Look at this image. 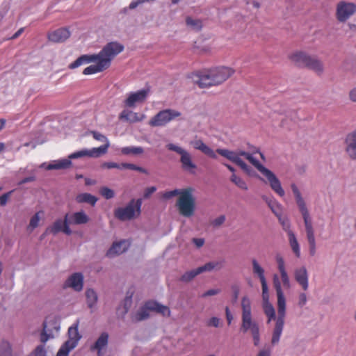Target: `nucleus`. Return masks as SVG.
<instances>
[{
    "mask_svg": "<svg viewBox=\"0 0 356 356\" xmlns=\"http://www.w3.org/2000/svg\"><path fill=\"white\" fill-rule=\"evenodd\" d=\"M216 152L238 165L248 175L258 177L262 181L268 183L279 196L283 197L285 195L281 182L275 174L260 163L252 154L244 150L232 151L223 148H218Z\"/></svg>",
    "mask_w": 356,
    "mask_h": 356,
    "instance_id": "1",
    "label": "nucleus"
},
{
    "mask_svg": "<svg viewBox=\"0 0 356 356\" xmlns=\"http://www.w3.org/2000/svg\"><path fill=\"white\" fill-rule=\"evenodd\" d=\"M124 49V45L120 42H110L107 43L100 51L99 58L93 62L95 64L86 67L83 74L90 75L106 70L111 66L113 59L123 51Z\"/></svg>",
    "mask_w": 356,
    "mask_h": 356,
    "instance_id": "2",
    "label": "nucleus"
},
{
    "mask_svg": "<svg viewBox=\"0 0 356 356\" xmlns=\"http://www.w3.org/2000/svg\"><path fill=\"white\" fill-rule=\"evenodd\" d=\"M273 285L277 298V318L272 332L271 344L272 346H275L279 343L284 330L286 315V299L282 289L281 282L277 275L273 276Z\"/></svg>",
    "mask_w": 356,
    "mask_h": 356,
    "instance_id": "3",
    "label": "nucleus"
},
{
    "mask_svg": "<svg viewBox=\"0 0 356 356\" xmlns=\"http://www.w3.org/2000/svg\"><path fill=\"white\" fill-rule=\"evenodd\" d=\"M108 148V145H101L99 147L92 149H82L70 154L67 158L52 161L47 165V170H65L72 165V159L82 157L97 158L105 154Z\"/></svg>",
    "mask_w": 356,
    "mask_h": 356,
    "instance_id": "4",
    "label": "nucleus"
},
{
    "mask_svg": "<svg viewBox=\"0 0 356 356\" xmlns=\"http://www.w3.org/2000/svg\"><path fill=\"white\" fill-rule=\"evenodd\" d=\"M234 70L227 67H218L209 71L200 72L196 75L195 82L200 88H207L211 86L218 85L227 80Z\"/></svg>",
    "mask_w": 356,
    "mask_h": 356,
    "instance_id": "5",
    "label": "nucleus"
},
{
    "mask_svg": "<svg viewBox=\"0 0 356 356\" xmlns=\"http://www.w3.org/2000/svg\"><path fill=\"white\" fill-rule=\"evenodd\" d=\"M241 331L243 333L250 332L252 333L259 330L258 323L253 320L252 316L251 302L247 296L243 297L241 300Z\"/></svg>",
    "mask_w": 356,
    "mask_h": 356,
    "instance_id": "6",
    "label": "nucleus"
},
{
    "mask_svg": "<svg viewBox=\"0 0 356 356\" xmlns=\"http://www.w3.org/2000/svg\"><path fill=\"white\" fill-rule=\"evenodd\" d=\"M149 312H154L162 314L164 316H170V311L169 308L154 300L147 301L144 306L140 308L135 314L134 318L136 321H141L147 319L149 316Z\"/></svg>",
    "mask_w": 356,
    "mask_h": 356,
    "instance_id": "7",
    "label": "nucleus"
},
{
    "mask_svg": "<svg viewBox=\"0 0 356 356\" xmlns=\"http://www.w3.org/2000/svg\"><path fill=\"white\" fill-rule=\"evenodd\" d=\"M192 191L190 188L184 189L177 202L179 213L186 218L192 216L195 212V200Z\"/></svg>",
    "mask_w": 356,
    "mask_h": 356,
    "instance_id": "8",
    "label": "nucleus"
},
{
    "mask_svg": "<svg viewBox=\"0 0 356 356\" xmlns=\"http://www.w3.org/2000/svg\"><path fill=\"white\" fill-rule=\"evenodd\" d=\"M291 58L298 66L307 67L318 74H321L323 70V66L321 60L316 57L307 55L306 53L296 52L291 56Z\"/></svg>",
    "mask_w": 356,
    "mask_h": 356,
    "instance_id": "9",
    "label": "nucleus"
},
{
    "mask_svg": "<svg viewBox=\"0 0 356 356\" xmlns=\"http://www.w3.org/2000/svg\"><path fill=\"white\" fill-rule=\"evenodd\" d=\"M142 206V199H132L124 207H118L114 211V215L120 220L124 221L134 218L136 213L139 215Z\"/></svg>",
    "mask_w": 356,
    "mask_h": 356,
    "instance_id": "10",
    "label": "nucleus"
},
{
    "mask_svg": "<svg viewBox=\"0 0 356 356\" xmlns=\"http://www.w3.org/2000/svg\"><path fill=\"white\" fill-rule=\"evenodd\" d=\"M68 337L69 339L60 346L56 356H69L70 352L78 345L81 338L78 330V323L69 327Z\"/></svg>",
    "mask_w": 356,
    "mask_h": 356,
    "instance_id": "11",
    "label": "nucleus"
},
{
    "mask_svg": "<svg viewBox=\"0 0 356 356\" xmlns=\"http://www.w3.org/2000/svg\"><path fill=\"white\" fill-rule=\"evenodd\" d=\"M166 148L180 155V163L184 170L192 172L196 168L192 156L187 150L173 143L167 144Z\"/></svg>",
    "mask_w": 356,
    "mask_h": 356,
    "instance_id": "12",
    "label": "nucleus"
},
{
    "mask_svg": "<svg viewBox=\"0 0 356 356\" xmlns=\"http://www.w3.org/2000/svg\"><path fill=\"white\" fill-rule=\"evenodd\" d=\"M181 113L173 109H165L159 111L149 122L152 127H164L175 118L179 117Z\"/></svg>",
    "mask_w": 356,
    "mask_h": 356,
    "instance_id": "13",
    "label": "nucleus"
},
{
    "mask_svg": "<svg viewBox=\"0 0 356 356\" xmlns=\"http://www.w3.org/2000/svg\"><path fill=\"white\" fill-rule=\"evenodd\" d=\"M291 188L294 195V198L298 210L303 218L305 225L312 224L306 202L303 198L301 192L300 191L298 186L295 184H292L291 185Z\"/></svg>",
    "mask_w": 356,
    "mask_h": 356,
    "instance_id": "14",
    "label": "nucleus"
},
{
    "mask_svg": "<svg viewBox=\"0 0 356 356\" xmlns=\"http://www.w3.org/2000/svg\"><path fill=\"white\" fill-rule=\"evenodd\" d=\"M356 11V5L345 1H339L336 6V18L339 22H346Z\"/></svg>",
    "mask_w": 356,
    "mask_h": 356,
    "instance_id": "15",
    "label": "nucleus"
},
{
    "mask_svg": "<svg viewBox=\"0 0 356 356\" xmlns=\"http://www.w3.org/2000/svg\"><path fill=\"white\" fill-rule=\"evenodd\" d=\"M60 232H63L67 236L71 235L72 233L68 222V213L65 215L63 220L61 218L56 219L51 226L46 229V233H51L54 235L57 234Z\"/></svg>",
    "mask_w": 356,
    "mask_h": 356,
    "instance_id": "16",
    "label": "nucleus"
},
{
    "mask_svg": "<svg viewBox=\"0 0 356 356\" xmlns=\"http://www.w3.org/2000/svg\"><path fill=\"white\" fill-rule=\"evenodd\" d=\"M84 277L81 273H74L68 277L63 284V288H71L76 292H80L83 288Z\"/></svg>",
    "mask_w": 356,
    "mask_h": 356,
    "instance_id": "17",
    "label": "nucleus"
},
{
    "mask_svg": "<svg viewBox=\"0 0 356 356\" xmlns=\"http://www.w3.org/2000/svg\"><path fill=\"white\" fill-rule=\"evenodd\" d=\"M53 337L52 334H48L47 331V324L43 323V330L40 334V341L42 344L36 346L35 350L31 353L30 356H47V350L45 348V343Z\"/></svg>",
    "mask_w": 356,
    "mask_h": 356,
    "instance_id": "18",
    "label": "nucleus"
},
{
    "mask_svg": "<svg viewBox=\"0 0 356 356\" xmlns=\"http://www.w3.org/2000/svg\"><path fill=\"white\" fill-rule=\"evenodd\" d=\"M148 92L149 90L147 89H141L136 92H131L125 99L124 104L128 107H134L136 104L141 103L145 100Z\"/></svg>",
    "mask_w": 356,
    "mask_h": 356,
    "instance_id": "19",
    "label": "nucleus"
},
{
    "mask_svg": "<svg viewBox=\"0 0 356 356\" xmlns=\"http://www.w3.org/2000/svg\"><path fill=\"white\" fill-rule=\"evenodd\" d=\"M252 272L260 280L262 289V293H268V288L265 277V271L263 267L259 264L256 259H252Z\"/></svg>",
    "mask_w": 356,
    "mask_h": 356,
    "instance_id": "20",
    "label": "nucleus"
},
{
    "mask_svg": "<svg viewBox=\"0 0 356 356\" xmlns=\"http://www.w3.org/2000/svg\"><path fill=\"white\" fill-rule=\"evenodd\" d=\"M90 220L89 216L83 210L68 213L69 225H80L87 224Z\"/></svg>",
    "mask_w": 356,
    "mask_h": 356,
    "instance_id": "21",
    "label": "nucleus"
},
{
    "mask_svg": "<svg viewBox=\"0 0 356 356\" xmlns=\"http://www.w3.org/2000/svg\"><path fill=\"white\" fill-rule=\"evenodd\" d=\"M100 56V51L97 54H83L79 56L76 60H75L73 63H70L69 65L70 69H75L79 67V66L85 64L91 63L92 62H95Z\"/></svg>",
    "mask_w": 356,
    "mask_h": 356,
    "instance_id": "22",
    "label": "nucleus"
},
{
    "mask_svg": "<svg viewBox=\"0 0 356 356\" xmlns=\"http://www.w3.org/2000/svg\"><path fill=\"white\" fill-rule=\"evenodd\" d=\"M128 248L129 243L125 240L115 242L113 243L111 247L107 250L106 256L109 258L114 257L127 251Z\"/></svg>",
    "mask_w": 356,
    "mask_h": 356,
    "instance_id": "23",
    "label": "nucleus"
},
{
    "mask_svg": "<svg viewBox=\"0 0 356 356\" xmlns=\"http://www.w3.org/2000/svg\"><path fill=\"white\" fill-rule=\"evenodd\" d=\"M294 277L296 281L302 286L303 290L306 291L308 289V273L305 266H302L295 270Z\"/></svg>",
    "mask_w": 356,
    "mask_h": 356,
    "instance_id": "24",
    "label": "nucleus"
},
{
    "mask_svg": "<svg viewBox=\"0 0 356 356\" xmlns=\"http://www.w3.org/2000/svg\"><path fill=\"white\" fill-rule=\"evenodd\" d=\"M70 36L69 30L66 28H60L48 34V38L54 42H63Z\"/></svg>",
    "mask_w": 356,
    "mask_h": 356,
    "instance_id": "25",
    "label": "nucleus"
},
{
    "mask_svg": "<svg viewBox=\"0 0 356 356\" xmlns=\"http://www.w3.org/2000/svg\"><path fill=\"white\" fill-rule=\"evenodd\" d=\"M346 151L353 159H356V131L348 134L346 138Z\"/></svg>",
    "mask_w": 356,
    "mask_h": 356,
    "instance_id": "26",
    "label": "nucleus"
},
{
    "mask_svg": "<svg viewBox=\"0 0 356 356\" xmlns=\"http://www.w3.org/2000/svg\"><path fill=\"white\" fill-rule=\"evenodd\" d=\"M191 145L195 149L201 151L202 152L209 156V157L213 159H217V155L216 152L211 147L204 144V143L202 140L199 139L193 140L191 142Z\"/></svg>",
    "mask_w": 356,
    "mask_h": 356,
    "instance_id": "27",
    "label": "nucleus"
},
{
    "mask_svg": "<svg viewBox=\"0 0 356 356\" xmlns=\"http://www.w3.org/2000/svg\"><path fill=\"white\" fill-rule=\"evenodd\" d=\"M108 334L106 332H102L98 337L94 345L91 346V350H97L98 355H100L102 350L108 345Z\"/></svg>",
    "mask_w": 356,
    "mask_h": 356,
    "instance_id": "28",
    "label": "nucleus"
},
{
    "mask_svg": "<svg viewBox=\"0 0 356 356\" xmlns=\"http://www.w3.org/2000/svg\"><path fill=\"white\" fill-rule=\"evenodd\" d=\"M223 260L213 261L206 263L204 265L198 267V270L200 273L204 272H210L213 270H219L223 267Z\"/></svg>",
    "mask_w": 356,
    "mask_h": 356,
    "instance_id": "29",
    "label": "nucleus"
},
{
    "mask_svg": "<svg viewBox=\"0 0 356 356\" xmlns=\"http://www.w3.org/2000/svg\"><path fill=\"white\" fill-rule=\"evenodd\" d=\"M75 200L79 204L88 203L91 206H95L97 202V198L90 193H82L76 196Z\"/></svg>",
    "mask_w": 356,
    "mask_h": 356,
    "instance_id": "30",
    "label": "nucleus"
},
{
    "mask_svg": "<svg viewBox=\"0 0 356 356\" xmlns=\"http://www.w3.org/2000/svg\"><path fill=\"white\" fill-rule=\"evenodd\" d=\"M288 237L289 243L293 252L296 257L299 258L300 257V247L295 234L290 233V235H289Z\"/></svg>",
    "mask_w": 356,
    "mask_h": 356,
    "instance_id": "31",
    "label": "nucleus"
},
{
    "mask_svg": "<svg viewBox=\"0 0 356 356\" xmlns=\"http://www.w3.org/2000/svg\"><path fill=\"white\" fill-rule=\"evenodd\" d=\"M263 309L264 314L268 318V323H269L272 320L276 321L277 316L276 317L275 308L270 302L263 303Z\"/></svg>",
    "mask_w": 356,
    "mask_h": 356,
    "instance_id": "32",
    "label": "nucleus"
},
{
    "mask_svg": "<svg viewBox=\"0 0 356 356\" xmlns=\"http://www.w3.org/2000/svg\"><path fill=\"white\" fill-rule=\"evenodd\" d=\"M86 297L88 307L90 309L93 308L98 299L97 293L92 289H88L86 291Z\"/></svg>",
    "mask_w": 356,
    "mask_h": 356,
    "instance_id": "33",
    "label": "nucleus"
},
{
    "mask_svg": "<svg viewBox=\"0 0 356 356\" xmlns=\"http://www.w3.org/2000/svg\"><path fill=\"white\" fill-rule=\"evenodd\" d=\"M186 24L187 26L195 31H200L202 28V22L200 19H193L191 17H187Z\"/></svg>",
    "mask_w": 356,
    "mask_h": 356,
    "instance_id": "34",
    "label": "nucleus"
},
{
    "mask_svg": "<svg viewBox=\"0 0 356 356\" xmlns=\"http://www.w3.org/2000/svg\"><path fill=\"white\" fill-rule=\"evenodd\" d=\"M266 200L268 207L271 209L272 212L277 216L282 215L281 213V205L275 200L268 199L266 197H263Z\"/></svg>",
    "mask_w": 356,
    "mask_h": 356,
    "instance_id": "35",
    "label": "nucleus"
},
{
    "mask_svg": "<svg viewBox=\"0 0 356 356\" xmlns=\"http://www.w3.org/2000/svg\"><path fill=\"white\" fill-rule=\"evenodd\" d=\"M143 152L144 150L142 147L128 146L121 149V153L124 155H137L143 153Z\"/></svg>",
    "mask_w": 356,
    "mask_h": 356,
    "instance_id": "36",
    "label": "nucleus"
},
{
    "mask_svg": "<svg viewBox=\"0 0 356 356\" xmlns=\"http://www.w3.org/2000/svg\"><path fill=\"white\" fill-rule=\"evenodd\" d=\"M230 181L239 188L244 191H248V187L246 182L241 177L237 176L236 174H232L230 177Z\"/></svg>",
    "mask_w": 356,
    "mask_h": 356,
    "instance_id": "37",
    "label": "nucleus"
},
{
    "mask_svg": "<svg viewBox=\"0 0 356 356\" xmlns=\"http://www.w3.org/2000/svg\"><path fill=\"white\" fill-rule=\"evenodd\" d=\"M277 218L282 227V229L287 233L288 236L290 235V233H293L291 229V222L288 217L280 215Z\"/></svg>",
    "mask_w": 356,
    "mask_h": 356,
    "instance_id": "38",
    "label": "nucleus"
},
{
    "mask_svg": "<svg viewBox=\"0 0 356 356\" xmlns=\"http://www.w3.org/2000/svg\"><path fill=\"white\" fill-rule=\"evenodd\" d=\"M199 274H200V273L199 272L198 268L187 271L181 277V281L184 282H190Z\"/></svg>",
    "mask_w": 356,
    "mask_h": 356,
    "instance_id": "39",
    "label": "nucleus"
},
{
    "mask_svg": "<svg viewBox=\"0 0 356 356\" xmlns=\"http://www.w3.org/2000/svg\"><path fill=\"white\" fill-rule=\"evenodd\" d=\"M0 356H12L11 346L8 341H3L1 343Z\"/></svg>",
    "mask_w": 356,
    "mask_h": 356,
    "instance_id": "40",
    "label": "nucleus"
},
{
    "mask_svg": "<svg viewBox=\"0 0 356 356\" xmlns=\"http://www.w3.org/2000/svg\"><path fill=\"white\" fill-rule=\"evenodd\" d=\"M122 170L129 169V170H136V171H138V172L146 174V175L148 174V172L146 169H145L142 167L138 166L133 163H122Z\"/></svg>",
    "mask_w": 356,
    "mask_h": 356,
    "instance_id": "41",
    "label": "nucleus"
},
{
    "mask_svg": "<svg viewBox=\"0 0 356 356\" xmlns=\"http://www.w3.org/2000/svg\"><path fill=\"white\" fill-rule=\"evenodd\" d=\"M120 119L130 121H138L137 113L131 111H123L120 115Z\"/></svg>",
    "mask_w": 356,
    "mask_h": 356,
    "instance_id": "42",
    "label": "nucleus"
},
{
    "mask_svg": "<svg viewBox=\"0 0 356 356\" xmlns=\"http://www.w3.org/2000/svg\"><path fill=\"white\" fill-rule=\"evenodd\" d=\"M40 219V218L39 216V213L38 212L31 217L29 224L27 227V229L29 232H32L34 229H35L39 225Z\"/></svg>",
    "mask_w": 356,
    "mask_h": 356,
    "instance_id": "43",
    "label": "nucleus"
},
{
    "mask_svg": "<svg viewBox=\"0 0 356 356\" xmlns=\"http://www.w3.org/2000/svg\"><path fill=\"white\" fill-rule=\"evenodd\" d=\"M99 193L106 200H110L115 196L114 191L106 186L102 187L99 190Z\"/></svg>",
    "mask_w": 356,
    "mask_h": 356,
    "instance_id": "44",
    "label": "nucleus"
},
{
    "mask_svg": "<svg viewBox=\"0 0 356 356\" xmlns=\"http://www.w3.org/2000/svg\"><path fill=\"white\" fill-rule=\"evenodd\" d=\"M307 241L309 243V254L311 256H314L316 252V238H307Z\"/></svg>",
    "mask_w": 356,
    "mask_h": 356,
    "instance_id": "45",
    "label": "nucleus"
},
{
    "mask_svg": "<svg viewBox=\"0 0 356 356\" xmlns=\"http://www.w3.org/2000/svg\"><path fill=\"white\" fill-rule=\"evenodd\" d=\"M181 193H183V190L175 189L172 191H167L163 193V197L165 199H170L171 197L176 196L177 195H181Z\"/></svg>",
    "mask_w": 356,
    "mask_h": 356,
    "instance_id": "46",
    "label": "nucleus"
},
{
    "mask_svg": "<svg viewBox=\"0 0 356 356\" xmlns=\"http://www.w3.org/2000/svg\"><path fill=\"white\" fill-rule=\"evenodd\" d=\"M280 273L281 280H282L284 286L286 288H289L290 287V280H289V277L286 270L280 271Z\"/></svg>",
    "mask_w": 356,
    "mask_h": 356,
    "instance_id": "47",
    "label": "nucleus"
},
{
    "mask_svg": "<svg viewBox=\"0 0 356 356\" xmlns=\"http://www.w3.org/2000/svg\"><path fill=\"white\" fill-rule=\"evenodd\" d=\"M225 220H226L225 216L221 215V216H218V218H215L214 220H213L211 222V225L214 227H218L225 222Z\"/></svg>",
    "mask_w": 356,
    "mask_h": 356,
    "instance_id": "48",
    "label": "nucleus"
},
{
    "mask_svg": "<svg viewBox=\"0 0 356 356\" xmlns=\"http://www.w3.org/2000/svg\"><path fill=\"white\" fill-rule=\"evenodd\" d=\"M122 163H118L115 162H105L103 163L102 167L108 168V169H112V168H117L120 170H122Z\"/></svg>",
    "mask_w": 356,
    "mask_h": 356,
    "instance_id": "49",
    "label": "nucleus"
},
{
    "mask_svg": "<svg viewBox=\"0 0 356 356\" xmlns=\"http://www.w3.org/2000/svg\"><path fill=\"white\" fill-rule=\"evenodd\" d=\"M92 134L93 138L95 140L101 141V142L106 141V145H109V143L107 140V138L104 135L102 134L101 133H99L98 131H92ZM104 145H106V144Z\"/></svg>",
    "mask_w": 356,
    "mask_h": 356,
    "instance_id": "50",
    "label": "nucleus"
},
{
    "mask_svg": "<svg viewBox=\"0 0 356 356\" xmlns=\"http://www.w3.org/2000/svg\"><path fill=\"white\" fill-rule=\"evenodd\" d=\"M307 238H315L314 229L312 224L305 225Z\"/></svg>",
    "mask_w": 356,
    "mask_h": 356,
    "instance_id": "51",
    "label": "nucleus"
},
{
    "mask_svg": "<svg viewBox=\"0 0 356 356\" xmlns=\"http://www.w3.org/2000/svg\"><path fill=\"white\" fill-rule=\"evenodd\" d=\"M276 261L279 272L286 270L284 260L281 256L277 255L276 257Z\"/></svg>",
    "mask_w": 356,
    "mask_h": 356,
    "instance_id": "52",
    "label": "nucleus"
},
{
    "mask_svg": "<svg viewBox=\"0 0 356 356\" xmlns=\"http://www.w3.org/2000/svg\"><path fill=\"white\" fill-rule=\"evenodd\" d=\"M271 351V348L268 346H266L258 352L257 356H270Z\"/></svg>",
    "mask_w": 356,
    "mask_h": 356,
    "instance_id": "53",
    "label": "nucleus"
},
{
    "mask_svg": "<svg viewBox=\"0 0 356 356\" xmlns=\"http://www.w3.org/2000/svg\"><path fill=\"white\" fill-rule=\"evenodd\" d=\"M220 320L219 318L218 317H212L211 318L208 322H207V325L208 326H211V327H218L220 326Z\"/></svg>",
    "mask_w": 356,
    "mask_h": 356,
    "instance_id": "54",
    "label": "nucleus"
},
{
    "mask_svg": "<svg viewBox=\"0 0 356 356\" xmlns=\"http://www.w3.org/2000/svg\"><path fill=\"white\" fill-rule=\"evenodd\" d=\"M220 292V289H212L207 291L204 293L202 294L201 297L206 298L207 296H211L218 294Z\"/></svg>",
    "mask_w": 356,
    "mask_h": 356,
    "instance_id": "55",
    "label": "nucleus"
},
{
    "mask_svg": "<svg viewBox=\"0 0 356 356\" xmlns=\"http://www.w3.org/2000/svg\"><path fill=\"white\" fill-rule=\"evenodd\" d=\"M307 302V295L305 293H301L298 297V305L302 307L306 305Z\"/></svg>",
    "mask_w": 356,
    "mask_h": 356,
    "instance_id": "56",
    "label": "nucleus"
},
{
    "mask_svg": "<svg viewBox=\"0 0 356 356\" xmlns=\"http://www.w3.org/2000/svg\"><path fill=\"white\" fill-rule=\"evenodd\" d=\"M253 339L254 345L258 346L260 343V333L259 330L251 333Z\"/></svg>",
    "mask_w": 356,
    "mask_h": 356,
    "instance_id": "57",
    "label": "nucleus"
},
{
    "mask_svg": "<svg viewBox=\"0 0 356 356\" xmlns=\"http://www.w3.org/2000/svg\"><path fill=\"white\" fill-rule=\"evenodd\" d=\"M11 193L12 191H9L0 196V206H5L6 204Z\"/></svg>",
    "mask_w": 356,
    "mask_h": 356,
    "instance_id": "58",
    "label": "nucleus"
},
{
    "mask_svg": "<svg viewBox=\"0 0 356 356\" xmlns=\"http://www.w3.org/2000/svg\"><path fill=\"white\" fill-rule=\"evenodd\" d=\"M156 191V188L155 186H151L147 188L143 193L144 198H148L150 195L154 193Z\"/></svg>",
    "mask_w": 356,
    "mask_h": 356,
    "instance_id": "59",
    "label": "nucleus"
},
{
    "mask_svg": "<svg viewBox=\"0 0 356 356\" xmlns=\"http://www.w3.org/2000/svg\"><path fill=\"white\" fill-rule=\"evenodd\" d=\"M232 291L233 300L234 302H236L238 298V295H239V292H240L239 287L237 285H232Z\"/></svg>",
    "mask_w": 356,
    "mask_h": 356,
    "instance_id": "60",
    "label": "nucleus"
},
{
    "mask_svg": "<svg viewBox=\"0 0 356 356\" xmlns=\"http://www.w3.org/2000/svg\"><path fill=\"white\" fill-rule=\"evenodd\" d=\"M193 243L197 248H201L204 244V239L202 238H193Z\"/></svg>",
    "mask_w": 356,
    "mask_h": 356,
    "instance_id": "61",
    "label": "nucleus"
},
{
    "mask_svg": "<svg viewBox=\"0 0 356 356\" xmlns=\"http://www.w3.org/2000/svg\"><path fill=\"white\" fill-rule=\"evenodd\" d=\"M225 314L227 323L229 325H230L233 320V315L230 312L229 308L228 307H225Z\"/></svg>",
    "mask_w": 356,
    "mask_h": 356,
    "instance_id": "62",
    "label": "nucleus"
},
{
    "mask_svg": "<svg viewBox=\"0 0 356 356\" xmlns=\"http://www.w3.org/2000/svg\"><path fill=\"white\" fill-rule=\"evenodd\" d=\"M35 176H29V177H25V178L22 179L19 182V185H22V184H24L26 183L32 182V181H35Z\"/></svg>",
    "mask_w": 356,
    "mask_h": 356,
    "instance_id": "63",
    "label": "nucleus"
},
{
    "mask_svg": "<svg viewBox=\"0 0 356 356\" xmlns=\"http://www.w3.org/2000/svg\"><path fill=\"white\" fill-rule=\"evenodd\" d=\"M24 31V28H20L15 33H14L8 39L9 40H15V39L17 38L19 35H21Z\"/></svg>",
    "mask_w": 356,
    "mask_h": 356,
    "instance_id": "64",
    "label": "nucleus"
}]
</instances>
